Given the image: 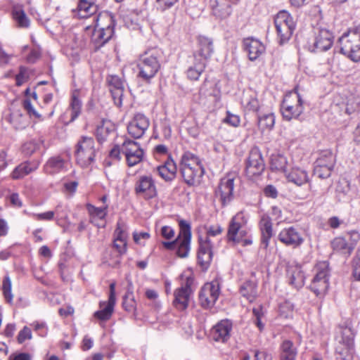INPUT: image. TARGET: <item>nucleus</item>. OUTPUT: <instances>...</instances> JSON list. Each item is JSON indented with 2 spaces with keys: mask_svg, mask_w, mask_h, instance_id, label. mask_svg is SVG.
I'll use <instances>...</instances> for the list:
<instances>
[{
  "mask_svg": "<svg viewBox=\"0 0 360 360\" xmlns=\"http://www.w3.org/2000/svg\"><path fill=\"white\" fill-rule=\"evenodd\" d=\"M160 53L156 49L146 51L137 60L136 77L145 84H150L160 70Z\"/></svg>",
  "mask_w": 360,
  "mask_h": 360,
  "instance_id": "f257e3e1",
  "label": "nucleus"
},
{
  "mask_svg": "<svg viewBox=\"0 0 360 360\" xmlns=\"http://www.w3.org/2000/svg\"><path fill=\"white\" fill-rule=\"evenodd\" d=\"M247 223L248 219L243 212H239L234 215L229 224L226 235L228 241L235 244L240 243L243 246L250 245L252 243V238L248 236Z\"/></svg>",
  "mask_w": 360,
  "mask_h": 360,
  "instance_id": "f03ea898",
  "label": "nucleus"
},
{
  "mask_svg": "<svg viewBox=\"0 0 360 360\" xmlns=\"http://www.w3.org/2000/svg\"><path fill=\"white\" fill-rule=\"evenodd\" d=\"M179 233L177 238L173 241H164L162 244L167 250H176V254L179 257L186 258L191 250V227L190 223L184 219L179 221Z\"/></svg>",
  "mask_w": 360,
  "mask_h": 360,
  "instance_id": "7ed1b4c3",
  "label": "nucleus"
},
{
  "mask_svg": "<svg viewBox=\"0 0 360 360\" xmlns=\"http://www.w3.org/2000/svg\"><path fill=\"white\" fill-rule=\"evenodd\" d=\"M340 53L354 62L360 60V25L349 28L338 39Z\"/></svg>",
  "mask_w": 360,
  "mask_h": 360,
  "instance_id": "20e7f679",
  "label": "nucleus"
},
{
  "mask_svg": "<svg viewBox=\"0 0 360 360\" xmlns=\"http://www.w3.org/2000/svg\"><path fill=\"white\" fill-rule=\"evenodd\" d=\"M341 333L340 339L336 347L337 360H352L354 351L355 333L352 328L351 322L346 321L339 326Z\"/></svg>",
  "mask_w": 360,
  "mask_h": 360,
  "instance_id": "39448f33",
  "label": "nucleus"
},
{
  "mask_svg": "<svg viewBox=\"0 0 360 360\" xmlns=\"http://www.w3.org/2000/svg\"><path fill=\"white\" fill-rule=\"evenodd\" d=\"M115 25V20L111 15L105 14L98 17L91 37L95 50L100 49L111 39L114 34Z\"/></svg>",
  "mask_w": 360,
  "mask_h": 360,
  "instance_id": "423d86ee",
  "label": "nucleus"
},
{
  "mask_svg": "<svg viewBox=\"0 0 360 360\" xmlns=\"http://www.w3.org/2000/svg\"><path fill=\"white\" fill-rule=\"evenodd\" d=\"M303 100L297 88L294 91L286 95L281 103V111L284 120L290 121L299 120L304 111Z\"/></svg>",
  "mask_w": 360,
  "mask_h": 360,
  "instance_id": "0eeeda50",
  "label": "nucleus"
},
{
  "mask_svg": "<svg viewBox=\"0 0 360 360\" xmlns=\"http://www.w3.org/2000/svg\"><path fill=\"white\" fill-rule=\"evenodd\" d=\"M274 25L278 44L283 45L287 43L291 38L295 28L293 18L288 12L281 11L276 15Z\"/></svg>",
  "mask_w": 360,
  "mask_h": 360,
  "instance_id": "6e6552de",
  "label": "nucleus"
},
{
  "mask_svg": "<svg viewBox=\"0 0 360 360\" xmlns=\"http://www.w3.org/2000/svg\"><path fill=\"white\" fill-rule=\"evenodd\" d=\"M359 240L360 234L352 231L342 236L335 237L330 242V245L334 252L347 257L351 255Z\"/></svg>",
  "mask_w": 360,
  "mask_h": 360,
  "instance_id": "1a4fd4ad",
  "label": "nucleus"
},
{
  "mask_svg": "<svg viewBox=\"0 0 360 360\" xmlns=\"http://www.w3.org/2000/svg\"><path fill=\"white\" fill-rule=\"evenodd\" d=\"M94 140L91 137L82 136L77 144L75 156L78 164L86 167L94 161L96 149Z\"/></svg>",
  "mask_w": 360,
  "mask_h": 360,
  "instance_id": "9d476101",
  "label": "nucleus"
},
{
  "mask_svg": "<svg viewBox=\"0 0 360 360\" xmlns=\"http://www.w3.org/2000/svg\"><path fill=\"white\" fill-rule=\"evenodd\" d=\"M122 153L124 155L127 165L130 167L140 163L144 155V151L140 144L127 137L122 143Z\"/></svg>",
  "mask_w": 360,
  "mask_h": 360,
  "instance_id": "9b49d317",
  "label": "nucleus"
},
{
  "mask_svg": "<svg viewBox=\"0 0 360 360\" xmlns=\"http://www.w3.org/2000/svg\"><path fill=\"white\" fill-rule=\"evenodd\" d=\"M314 39L311 47L312 52H323L330 49L334 41L333 33L321 26L314 28Z\"/></svg>",
  "mask_w": 360,
  "mask_h": 360,
  "instance_id": "f8f14e48",
  "label": "nucleus"
},
{
  "mask_svg": "<svg viewBox=\"0 0 360 360\" xmlns=\"http://www.w3.org/2000/svg\"><path fill=\"white\" fill-rule=\"evenodd\" d=\"M315 275L311 288L314 292H324L328 288L329 264L326 261L318 262L314 267Z\"/></svg>",
  "mask_w": 360,
  "mask_h": 360,
  "instance_id": "ddd939ff",
  "label": "nucleus"
},
{
  "mask_svg": "<svg viewBox=\"0 0 360 360\" xmlns=\"http://www.w3.org/2000/svg\"><path fill=\"white\" fill-rule=\"evenodd\" d=\"M265 165L262 154L257 148H252L246 161L245 173L250 178L259 176L264 170Z\"/></svg>",
  "mask_w": 360,
  "mask_h": 360,
  "instance_id": "4468645a",
  "label": "nucleus"
},
{
  "mask_svg": "<svg viewBox=\"0 0 360 360\" xmlns=\"http://www.w3.org/2000/svg\"><path fill=\"white\" fill-rule=\"evenodd\" d=\"M136 195L144 199H152L157 195V189L155 181L151 176H140L134 184Z\"/></svg>",
  "mask_w": 360,
  "mask_h": 360,
  "instance_id": "2eb2a0df",
  "label": "nucleus"
},
{
  "mask_svg": "<svg viewBox=\"0 0 360 360\" xmlns=\"http://www.w3.org/2000/svg\"><path fill=\"white\" fill-rule=\"evenodd\" d=\"M234 176L229 174L223 177L215 191L217 197L220 198L223 206L228 205L233 198Z\"/></svg>",
  "mask_w": 360,
  "mask_h": 360,
  "instance_id": "dca6fc26",
  "label": "nucleus"
},
{
  "mask_svg": "<svg viewBox=\"0 0 360 360\" xmlns=\"http://www.w3.org/2000/svg\"><path fill=\"white\" fill-rule=\"evenodd\" d=\"M150 125L149 119L142 113H136L127 126L128 134L134 139L141 138Z\"/></svg>",
  "mask_w": 360,
  "mask_h": 360,
  "instance_id": "f3484780",
  "label": "nucleus"
},
{
  "mask_svg": "<svg viewBox=\"0 0 360 360\" xmlns=\"http://www.w3.org/2000/svg\"><path fill=\"white\" fill-rule=\"evenodd\" d=\"M107 82L115 104L120 107L124 91V80L117 75H109Z\"/></svg>",
  "mask_w": 360,
  "mask_h": 360,
  "instance_id": "a211bd4d",
  "label": "nucleus"
},
{
  "mask_svg": "<svg viewBox=\"0 0 360 360\" xmlns=\"http://www.w3.org/2000/svg\"><path fill=\"white\" fill-rule=\"evenodd\" d=\"M278 239L287 246L297 248L304 241L301 233L293 226L285 228L278 235Z\"/></svg>",
  "mask_w": 360,
  "mask_h": 360,
  "instance_id": "6ab92c4d",
  "label": "nucleus"
},
{
  "mask_svg": "<svg viewBox=\"0 0 360 360\" xmlns=\"http://www.w3.org/2000/svg\"><path fill=\"white\" fill-rule=\"evenodd\" d=\"M198 49L193 53V58L207 63L214 52L213 41L208 37L200 36L198 37Z\"/></svg>",
  "mask_w": 360,
  "mask_h": 360,
  "instance_id": "aec40b11",
  "label": "nucleus"
},
{
  "mask_svg": "<svg viewBox=\"0 0 360 360\" xmlns=\"http://www.w3.org/2000/svg\"><path fill=\"white\" fill-rule=\"evenodd\" d=\"M232 323L228 320H222L217 323L210 331V336L216 342H226L231 335Z\"/></svg>",
  "mask_w": 360,
  "mask_h": 360,
  "instance_id": "412c9836",
  "label": "nucleus"
},
{
  "mask_svg": "<svg viewBox=\"0 0 360 360\" xmlns=\"http://www.w3.org/2000/svg\"><path fill=\"white\" fill-rule=\"evenodd\" d=\"M116 302L115 294H110L107 301H101L99 303L100 309L96 311L94 316L101 321L109 320L114 311V307Z\"/></svg>",
  "mask_w": 360,
  "mask_h": 360,
  "instance_id": "4be33fe9",
  "label": "nucleus"
},
{
  "mask_svg": "<svg viewBox=\"0 0 360 360\" xmlns=\"http://www.w3.org/2000/svg\"><path fill=\"white\" fill-rule=\"evenodd\" d=\"M243 46L249 59L252 61L257 59L265 51L264 44L258 39L252 37L245 39Z\"/></svg>",
  "mask_w": 360,
  "mask_h": 360,
  "instance_id": "5701e85b",
  "label": "nucleus"
},
{
  "mask_svg": "<svg viewBox=\"0 0 360 360\" xmlns=\"http://www.w3.org/2000/svg\"><path fill=\"white\" fill-rule=\"evenodd\" d=\"M179 170L184 182L189 186L199 184L200 179L205 174V170H198V167L195 169V168H188L187 166L179 167Z\"/></svg>",
  "mask_w": 360,
  "mask_h": 360,
  "instance_id": "b1692460",
  "label": "nucleus"
},
{
  "mask_svg": "<svg viewBox=\"0 0 360 360\" xmlns=\"http://www.w3.org/2000/svg\"><path fill=\"white\" fill-rule=\"evenodd\" d=\"M232 4L228 0H211L213 14L221 19L226 18L231 14Z\"/></svg>",
  "mask_w": 360,
  "mask_h": 360,
  "instance_id": "393cba45",
  "label": "nucleus"
},
{
  "mask_svg": "<svg viewBox=\"0 0 360 360\" xmlns=\"http://www.w3.org/2000/svg\"><path fill=\"white\" fill-rule=\"evenodd\" d=\"M157 170L164 180L171 181L176 177L177 167L173 159L169 157L164 164L157 167Z\"/></svg>",
  "mask_w": 360,
  "mask_h": 360,
  "instance_id": "a878e982",
  "label": "nucleus"
},
{
  "mask_svg": "<svg viewBox=\"0 0 360 360\" xmlns=\"http://www.w3.org/2000/svg\"><path fill=\"white\" fill-rule=\"evenodd\" d=\"M115 127L109 120H103L97 126L96 131V136L100 143L106 141L110 136H115Z\"/></svg>",
  "mask_w": 360,
  "mask_h": 360,
  "instance_id": "bb28decb",
  "label": "nucleus"
},
{
  "mask_svg": "<svg viewBox=\"0 0 360 360\" xmlns=\"http://www.w3.org/2000/svg\"><path fill=\"white\" fill-rule=\"evenodd\" d=\"M262 232L261 243L264 248H267L269 240L273 235L272 223L269 217L263 216L259 222Z\"/></svg>",
  "mask_w": 360,
  "mask_h": 360,
  "instance_id": "cd10ccee",
  "label": "nucleus"
},
{
  "mask_svg": "<svg viewBox=\"0 0 360 360\" xmlns=\"http://www.w3.org/2000/svg\"><path fill=\"white\" fill-rule=\"evenodd\" d=\"M186 166L188 168L197 169L198 167V170H205L199 157L190 151L184 152L180 160L179 167H186Z\"/></svg>",
  "mask_w": 360,
  "mask_h": 360,
  "instance_id": "c85d7f7f",
  "label": "nucleus"
},
{
  "mask_svg": "<svg viewBox=\"0 0 360 360\" xmlns=\"http://www.w3.org/2000/svg\"><path fill=\"white\" fill-rule=\"evenodd\" d=\"M297 355V348L289 340H285L280 346V360H295Z\"/></svg>",
  "mask_w": 360,
  "mask_h": 360,
  "instance_id": "c756f323",
  "label": "nucleus"
},
{
  "mask_svg": "<svg viewBox=\"0 0 360 360\" xmlns=\"http://www.w3.org/2000/svg\"><path fill=\"white\" fill-rule=\"evenodd\" d=\"M65 169V162L60 156H54L49 159L44 165V170L47 174H53L63 171Z\"/></svg>",
  "mask_w": 360,
  "mask_h": 360,
  "instance_id": "7c9ffc66",
  "label": "nucleus"
},
{
  "mask_svg": "<svg viewBox=\"0 0 360 360\" xmlns=\"http://www.w3.org/2000/svg\"><path fill=\"white\" fill-rule=\"evenodd\" d=\"M287 179L289 181L297 186H302L309 181L307 172L304 169L299 167L292 168L287 174Z\"/></svg>",
  "mask_w": 360,
  "mask_h": 360,
  "instance_id": "2f4dec72",
  "label": "nucleus"
},
{
  "mask_svg": "<svg viewBox=\"0 0 360 360\" xmlns=\"http://www.w3.org/2000/svg\"><path fill=\"white\" fill-rule=\"evenodd\" d=\"M207 63L201 61L200 59L193 58V64L188 68L186 75L191 80H198L204 72Z\"/></svg>",
  "mask_w": 360,
  "mask_h": 360,
  "instance_id": "473e14b6",
  "label": "nucleus"
},
{
  "mask_svg": "<svg viewBox=\"0 0 360 360\" xmlns=\"http://www.w3.org/2000/svg\"><path fill=\"white\" fill-rule=\"evenodd\" d=\"M38 165H32L30 162H25L17 166L11 173L13 179H20L37 169Z\"/></svg>",
  "mask_w": 360,
  "mask_h": 360,
  "instance_id": "72a5a7b5",
  "label": "nucleus"
},
{
  "mask_svg": "<svg viewBox=\"0 0 360 360\" xmlns=\"http://www.w3.org/2000/svg\"><path fill=\"white\" fill-rule=\"evenodd\" d=\"M78 11L81 18H88L96 13L97 6L94 0H79Z\"/></svg>",
  "mask_w": 360,
  "mask_h": 360,
  "instance_id": "f704fd0d",
  "label": "nucleus"
},
{
  "mask_svg": "<svg viewBox=\"0 0 360 360\" xmlns=\"http://www.w3.org/2000/svg\"><path fill=\"white\" fill-rule=\"evenodd\" d=\"M257 124L262 132L271 130L275 124V116L274 113L264 114L257 116Z\"/></svg>",
  "mask_w": 360,
  "mask_h": 360,
  "instance_id": "c9c22d12",
  "label": "nucleus"
},
{
  "mask_svg": "<svg viewBox=\"0 0 360 360\" xmlns=\"http://www.w3.org/2000/svg\"><path fill=\"white\" fill-rule=\"evenodd\" d=\"M335 163V155L330 150H326L321 152L319 157L316 159L314 165H323L330 169H333Z\"/></svg>",
  "mask_w": 360,
  "mask_h": 360,
  "instance_id": "e433bc0d",
  "label": "nucleus"
},
{
  "mask_svg": "<svg viewBox=\"0 0 360 360\" xmlns=\"http://www.w3.org/2000/svg\"><path fill=\"white\" fill-rule=\"evenodd\" d=\"M242 104L246 110L257 112L259 108V103L255 93L245 94L242 98Z\"/></svg>",
  "mask_w": 360,
  "mask_h": 360,
  "instance_id": "4c0bfd02",
  "label": "nucleus"
},
{
  "mask_svg": "<svg viewBox=\"0 0 360 360\" xmlns=\"http://www.w3.org/2000/svg\"><path fill=\"white\" fill-rule=\"evenodd\" d=\"M200 94L204 96H213L214 100L219 98V89L217 84L205 80L200 89Z\"/></svg>",
  "mask_w": 360,
  "mask_h": 360,
  "instance_id": "58836bf2",
  "label": "nucleus"
},
{
  "mask_svg": "<svg viewBox=\"0 0 360 360\" xmlns=\"http://www.w3.org/2000/svg\"><path fill=\"white\" fill-rule=\"evenodd\" d=\"M288 161L287 158L281 154H272L271 156V169L275 171L285 172Z\"/></svg>",
  "mask_w": 360,
  "mask_h": 360,
  "instance_id": "ea45409f",
  "label": "nucleus"
},
{
  "mask_svg": "<svg viewBox=\"0 0 360 360\" xmlns=\"http://www.w3.org/2000/svg\"><path fill=\"white\" fill-rule=\"evenodd\" d=\"M12 15L18 27L27 28L30 27V20L23 10L14 9L12 11Z\"/></svg>",
  "mask_w": 360,
  "mask_h": 360,
  "instance_id": "a19ab883",
  "label": "nucleus"
},
{
  "mask_svg": "<svg viewBox=\"0 0 360 360\" xmlns=\"http://www.w3.org/2000/svg\"><path fill=\"white\" fill-rule=\"evenodd\" d=\"M82 102L78 98V93L74 92L72 95L71 103L70 105V120L75 121L81 113Z\"/></svg>",
  "mask_w": 360,
  "mask_h": 360,
  "instance_id": "79ce46f5",
  "label": "nucleus"
},
{
  "mask_svg": "<svg viewBox=\"0 0 360 360\" xmlns=\"http://www.w3.org/2000/svg\"><path fill=\"white\" fill-rule=\"evenodd\" d=\"M108 205L96 207L91 204L86 205V209L91 216V222L94 223V219L96 217L99 219H104L107 215Z\"/></svg>",
  "mask_w": 360,
  "mask_h": 360,
  "instance_id": "37998d69",
  "label": "nucleus"
},
{
  "mask_svg": "<svg viewBox=\"0 0 360 360\" xmlns=\"http://www.w3.org/2000/svg\"><path fill=\"white\" fill-rule=\"evenodd\" d=\"M9 122L16 129H22L26 126L25 117L20 110L11 113Z\"/></svg>",
  "mask_w": 360,
  "mask_h": 360,
  "instance_id": "c03bdc74",
  "label": "nucleus"
},
{
  "mask_svg": "<svg viewBox=\"0 0 360 360\" xmlns=\"http://www.w3.org/2000/svg\"><path fill=\"white\" fill-rule=\"evenodd\" d=\"M31 94L30 89L29 88L26 89L25 91V95L26 98L23 101V107L25 110L27 111V114L31 117H34L38 120H42L41 115L35 110V109L33 108L31 101L30 99V96Z\"/></svg>",
  "mask_w": 360,
  "mask_h": 360,
  "instance_id": "a18cd8bd",
  "label": "nucleus"
},
{
  "mask_svg": "<svg viewBox=\"0 0 360 360\" xmlns=\"http://www.w3.org/2000/svg\"><path fill=\"white\" fill-rule=\"evenodd\" d=\"M219 294H198L200 305L205 309L211 308L218 298Z\"/></svg>",
  "mask_w": 360,
  "mask_h": 360,
  "instance_id": "49530a36",
  "label": "nucleus"
},
{
  "mask_svg": "<svg viewBox=\"0 0 360 360\" xmlns=\"http://www.w3.org/2000/svg\"><path fill=\"white\" fill-rule=\"evenodd\" d=\"M175 297L173 300L174 306L179 310H184L187 308L190 301L191 294H174Z\"/></svg>",
  "mask_w": 360,
  "mask_h": 360,
  "instance_id": "de8ad7c7",
  "label": "nucleus"
},
{
  "mask_svg": "<svg viewBox=\"0 0 360 360\" xmlns=\"http://www.w3.org/2000/svg\"><path fill=\"white\" fill-rule=\"evenodd\" d=\"M268 354L266 352L259 350H251L249 353H243L240 360H266Z\"/></svg>",
  "mask_w": 360,
  "mask_h": 360,
  "instance_id": "09e8293b",
  "label": "nucleus"
},
{
  "mask_svg": "<svg viewBox=\"0 0 360 360\" xmlns=\"http://www.w3.org/2000/svg\"><path fill=\"white\" fill-rule=\"evenodd\" d=\"M293 304L288 301L280 303L278 307L279 316L281 318L288 319L292 317Z\"/></svg>",
  "mask_w": 360,
  "mask_h": 360,
  "instance_id": "8fccbe9b",
  "label": "nucleus"
},
{
  "mask_svg": "<svg viewBox=\"0 0 360 360\" xmlns=\"http://www.w3.org/2000/svg\"><path fill=\"white\" fill-rule=\"evenodd\" d=\"M199 247L198 254L203 252L212 254V242L208 237L203 238L202 236L199 237Z\"/></svg>",
  "mask_w": 360,
  "mask_h": 360,
  "instance_id": "3c124183",
  "label": "nucleus"
},
{
  "mask_svg": "<svg viewBox=\"0 0 360 360\" xmlns=\"http://www.w3.org/2000/svg\"><path fill=\"white\" fill-rule=\"evenodd\" d=\"M332 169H328L323 165H314L313 174L320 179H327L330 176Z\"/></svg>",
  "mask_w": 360,
  "mask_h": 360,
  "instance_id": "603ef678",
  "label": "nucleus"
},
{
  "mask_svg": "<svg viewBox=\"0 0 360 360\" xmlns=\"http://www.w3.org/2000/svg\"><path fill=\"white\" fill-rule=\"evenodd\" d=\"M122 305L126 311H134L136 306L134 294H125L123 297Z\"/></svg>",
  "mask_w": 360,
  "mask_h": 360,
  "instance_id": "864d4df0",
  "label": "nucleus"
},
{
  "mask_svg": "<svg viewBox=\"0 0 360 360\" xmlns=\"http://www.w3.org/2000/svg\"><path fill=\"white\" fill-rule=\"evenodd\" d=\"M220 281L216 278L211 282L206 283L201 289V292H220Z\"/></svg>",
  "mask_w": 360,
  "mask_h": 360,
  "instance_id": "5fc2aeb1",
  "label": "nucleus"
},
{
  "mask_svg": "<svg viewBox=\"0 0 360 360\" xmlns=\"http://www.w3.org/2000/svg\"><path fill=\"white\" fill-rule=\"evenodd\" d=\"M212 259V254L211 253L198 254V263L202 270H207L209 268Z\"/></svg>",
  "mask_w": 360,
  "mask_h": 360,
  "instance_id": "6e6d98bb",
  "label": "nucleus"
},
{
  "mask_svg": "<svg viewBox=\"0 0 360 360\" xmlns=\"http://www.w3.org/2000/svg\"><path fill=\"white\" fill-rule=\"evenodd\" d=\"M58 207L56 208V210H58ZM56 213L57 214V217H56L57 224H60L59 218H58L59 214L58 213L57 211H56V212L49 211V212H44V213L34 214V216L38 220L50 221L53 219Z\"/></svg>",
  "mask_w": 360,
  "mask_h": 360,
  "instance_id": "4d7b16f0",
  "label": "nucleus"
},
{
  "mask_svg": "<svg viewBox=\"0 0 360 360\" xmlns=\"http://www.w3.org/2000/svg\"><path fill=\"white\" fill-rule=\"evenodd\" d=\"M113 248L118 252V255L121 257L127 252V242L124 240H114Z\"/></svg>",
  "mask_w": 360,
  "mask_h": 360,
  "instance_id": "13d9d810",
  "label": "nucleus"
},
{
  "mask_svg": "<svg viewBox=\"0 0 360 360\" xmlns=\"http://www.w3.org/2000/svg\"><path fill=\"white\" fill-rule=\"evenodd\" d=\"M32 338L30 328L27 326L24 328L19 332L17 336V340L19 344L23 343L26 340H31Z\"/></svg>",
  "mask_w": 360,
  "mask_h": 360,
  "instance_id": "bf43d9fd",
  "label": "nucleus"
},
{
  "mask_svg": "<svg viewBox=\"0 0 360 360\" xmlns=\"http://www.w3.org/2000/svg\"><path fill=\"white\" fill-rule=\"evenodd\" d=\"M193 278L191 277L186 278L185 283L181 284V286L178 288L176 292H192L195 289L192 287L193 284Z\"/></svg>",
  "mask_w": 360,
  "mask_h": 360,
  "instance_id": "052dcab7",
  "label": "nucleus"
},
{
  "mask_svg": "<svg viewBox=\"0 0 360 360\" xmlns=\"http://www.w3.org/2000/svg\"><path fill=\"white\" fill-rule=\"evenodd\" d=\"M37 148H38V146H37V143L34 142V141H31L25 143L22 146V151L25 155H31L36 151Z\"/></svg>",
  "mask_w": 360,
  "mask_h": 360,
  "instance_id": "680f3d73",
  "label": "nucleus"
},
{
  "mask_svg": "<svg viewBox=\"0 0 360 360\" xmlns=\"http://www.w3.org/2000/svg\"><path fill=\"white\" fill-rule=\"evenodd\" d=\"M240 117L238 115H233L227 112V116L224 119V122L233 127H238L240 124Z\"/></svg>",
  "mask_w": 360,
  "mask_h": 360,
  "instance_id": "e2e57ef3",
  "label": "nucleus"
},
{
  "mask_svg": "<svg viewBox=\"0 0 360 360\" xmlns=\"http://www.w3.org/2000/svg\"><path fill=\"white\" fill-rule=\"evenodd\" d=\"M122 153V145L115 144L109 153V157L116 161L121 159L120 154Z\"/></svg>",
  "mask_w": 360,
  "mask_h": 360,
  "instance_id": "0e129e2a",
  "label": "nucleus"
},
{
  "mask_svg": "<svg viewBox=\"0 0 360 360\" xmlns=\"http://www.w3.org/2000/svg\"><path fill=\"white\" fill-rule=\"evenodd\" d=\"M223 229L219 225L210 226L207 229V234L205 237L216 236L222 233Z\"/></svg>",
  "mask_w": 360,
  "mask_h": 360,
  "instance_id": "69168bd1",
  "label": "nucleus"
},
{
  "mask_svg": "<svg viewBox=\"0 0 360 360\" xmlns=\"http://www.w3.org/2000/svg\"><path fill=\"white\" fill-rule=\"evenodd\" d=\"M161 236L165 239L169 240L174 236V230L169 226H164L161 228Z\"/></svg>",
  "mask_w": 360,
  "mask_h": 360,
  "instance_id": "338daca9",
  "label": "nucleus"
},
{
  "mask_svg": "<svg viewBox=\"0 0 360 360\" xmlns=\"http://www.w3.org/2000/svg\"><path fill=\"white\" fill-rule=\"evenodd\" d=\"M353 275L356 280L360 281V255L354 260Z\"/></svg>",
  "mask_w": 360,
  "mask_h": 360,
  "instance_id": "774afa93",
  "label": "nucleus"
}]
</instances>
